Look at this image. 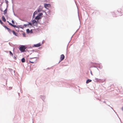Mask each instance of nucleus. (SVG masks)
Here are the masks:
<instances>
[{"label":"nucleus","mask_w":123,"mask_h":123,"mask_svg":"<svg viewBox=\"0 0 123 123\" xmlns=\"http://www.w3.org/2000/svg\"><path fill=\"white\" fill-rule=\"evenodd\" d=\"M27 47L24 45H21L19 48V50L21 52L25 51V49H26Z\"/></svg>","instance_id":"nucleus-1"},{"label":"nucleus","mask_w":123,"mask_h":123,"mask_svg":"<svg viewBox=\"0 0 123 123\" xmlns=\"http://www.w3.org/2000/svg\"><path fill=\"white\" fill-rule=\"evenodd\" d=\"M29 59H30L29 61V62L32 63H34L37 60V59L36 57L30 58Z\"/></svg>","instance_id":"nucleus-2"},{"label":"nucleus","mask_w":123,"mask_h":123,"mask_svg":"<svg viewBox=\"0 0 123 123\" xmlns=\"http://www.w3.org/2000/svg\"><path fill=\"white\" fill-rule=\"evenodd\" d=\"M43 14L42 13H40L35 18L36 19H39L41 18V16Z\"/></svg>","instance_id":"nucleus-3"},{"label":"nucleus","mask_w":123,"mask_h":123,"mask_svg":"<svg viewBox=\"0 0 123 123\" xmlns=\"http://www.w3.org/2000/svg\"><path fill=\"white\" fill-rule=\"evenodd\" d=\"M24 26L25 27H31L32 26V24L31 23H29V24H24Z\"/></svg>","instance_id":"nucleus-4"},{"label":"nucleus","mask_w":123,"mask_h":123,"mask_svg":"<svg viewBox=\"0 0 123 123\" xmlns=\"http://www.w3.org/2000/svg\"><path fill=\"white\" fill-rule=\"evenodd\" d=\"M32 24L34 26H37V22L36 20H32Z\"/></svg>","instance_id":"nucleus-5"},{"label":"nucleus","mask_w":123,"mask_h":123,"mask_svg":"<svg viewBox=\"0 0 123 123\" xmlns=\"http://www.w3.org/2000/svg\"><path fill=\"white\" fill-rule=\"evenodd\" d=\"M3 26L10 33H11L12 32V30L10 29L9 28L7 27L5 25H3Z\"/></svg>","instance_id":"nucleus-6"},{"label":"nucleus","mask_w":123,"mask_h":123,"mask_svg":"<svg viewBox=\"0 0 123 123\" xmlns=\"http://www.w3.org/2000/svg\"><path fill=\"white\" fill-rule=\"evenodd\" d=\"M3 26L10 33H11L12 32V30L10 29L9 28L7 27L5 25H3Z\"/></svg>","instance_id":"nucleus-7"},{"label":"nucleus","mask_w":123,"mask_h":123,"mask_svg":"<svg viewBox=\"0 0 123 123\" xmlns=\"http://www.w3.org/2000/svg\"><path fill=\"white\" fill-rule=\"evenodd\" d=\"M3 26L10 33H11L12 32V30L10 29L9 28L7 27L5 25H3Z\"/></svg>","instance_id":"nucleus-8"},{"label":"nucleus","mask_w":123,"mask_h":123,"mask_svg":"<svg viewBox=\"0 0 123 123\" xmlns=\"http://www.w3.org/2000/svg\"><path fill=\"white\" fill-rule=\"evenodd\" d=\"M65 56L63 54H62L61 55L60 59L61 61L63 60Z\"/></svg>","instance_id":"nucleus-9"},{"label":"nucleus","mask_w":123,"mask_h":123,"mask_svg":"<svg viewBox=\"0 0 123 123\" xmlns=\"http://www.w3.org/2000/svg\"><path fill=\"white\" fill-rule=\"evenodd\" d=\"M41 46V44L40 43H38L37 44H34V46L35 47H38Z\"/></svg>","instance_id":"nucleus-10"},{"label":"nucleus","mask_w":123,"mask_h":123,"mask_svg":"<svg viewBox=\"0 0 123 123\" xmlns=\"http://www.w3.org/2000/svg\"><path fill=\"white\" fill-rule=\"evenodd\" d=\"M50 5L49 4H45L44 5V7L46 8L47 7H49L50 6Z\"/></svg>","instance_id":"nucleus-11"},{"label":"nucleus","mask_w":123,"mask_h":123,"mask_svg":"<svg viewBox=\"0 0 123 123\" xmlns=\"http://www.w3.org/2000/svg\"><path fill=\"white\" fill-rule=\"evenodd\" d=\"M7 22L8 23H9V25H10L11 26H12V27H16V25H14L12 24L11 23H9V21H8Z\"/></svg>","instance_id":"nucleus-12"},{"label":"nucleus","mask_w":123,"mask_h":123,"mask_svg":"<svg viewBox=\"0 0 123 123\" xmlns=\"http://www.w3.org/2000/svg\"><path fill=\"white\" fill-rule=\"evenodd\" d=\"M92 80L90 79H88L87 80L86 82V83L87 84H88L90 82H91Z\"/></svg>","instance_id":"nucleus-13"},{"label":"nucleus","mask_w":123,"mask_h":123,"mask_svg":"<svg viewBox=\"0 0 123 123\" xmlns=\"http://www.w3.org/2000/svg\"><path fill=\"white\" fill-rule=\"evenodd\" d=\"M2 19L5 22L6 21V19L4 16H3L2 17Z\"/></svg>","instance_id":"nucleus-14"},{"label":"nucleus","mask_w":123,"mask_h":123,"mask_svg":"<svg viewBox=\"0 0 123 123\" xmlns=\"http://www.w3.org/2000/svg\"><path fill=\"white\" fill-rule=\"evenodd\" d=\"M12 31L13 34L16 36H17V34H16L14 31L13 30Z\"/></svg>","instance_id":"nucleus-15"},{"label":"nucleus","mask_w":123,"mask_h":123,"mask_svg":"<svg viewBox=\"0 0 123 123\" xmlns=\"http://www.w3.org/2000/svg\"><path fill=\"white\" fill-rule=\"evenodd\" d=\"M21 61L23 62H25V59L24 58H23L22 59Z\"/></svg>","instance_id":"nucleus-16"},{"label":"nucleus","mask_w":123,"mask_h":123,"mask_svg":"<svg viewBox=\"0 0 123 123\" xmlns=\"http://www.w3.org/2000/svg\"><path fill=\"white\" fill-rule=\"evenodd\" d=\"M7 9H6L4 11V14H6L7 13Z\"/></svg>","instance_id":"nucleus-17"},{"label":"nucleus","mask_w":123,"mask_h":123,"mask_svg":"<svg viewBox=\"0 0 123 123\" xmlns=\"http://www.w3.org/2000/svg\"><path fill=\"white\" fill-rule=\"evenodd\" d=\"M9 52L10 53L11 55L12 56H13V54L11 52V51H9Z\"/></svg>","instance_id":"nucleus-18"},{"label":"nucleus","mask_w":123,"mask_h":123,"mask_svg":"<svg viewBox=\"0 0 123 123\" xmlns=\"http://www.w3.org/2000/svg\"><path fill=\"white\" fill-rule=\"evenodd\" d=\"M27 32L28 33H29L30 32V30L29 29H27L26 30Z\"/></svg>","instance_id":"nucleus-19"},{"label":"nucleus","mask_w":123,"mask_h":123,"mask_svg":"<svg viewBox=\"0 0 123 123\" xmlns=\"http://www.w3.org/2000/svg\"><path fill=\"white\" fill-rule=\"evenodd\" d=\"M42 10V9L40 8H39L38 10V12H40Z\"/></svg>","instance_id":"nucleus-20"},{"label":"nucleus","mask_w":123,"mask_h":123,"mask_svg":"<svg viewBox=\"0 0 123 123\" xmlns=\"http://www.w3.org/2000/svg\"><path fill=\"white\" fill-rule=\"evenodd\" d=\"M12 23L13 24H14L15 22H14V21L13 20H12Z\"/></svg>","instance_id":"nucleus-21"},{"label":"nucleus","mask_w":123,"mask_h":123,"mask_svg":"<svg viewBox=\"0 0 123 123\" xmlns=\"http://www.w3.org/2000/svg\"><path fill=\"white\" fill-rule=\"evenodd\" d=\"M6 4H7L8 2V1L7 0L6 1Z\"/></svg>","instance_id":"nucleus-22"},{"label":"nucleus","mask_w":123,"mask_h":123,"mask_svg":"<svg viewBox=\"0 0 123 123\" xmlns=\"http://www.w3.org/2000/svg\"><path fill=\"white\" fill-rule=\"evenodd\" d=\"M30 32L31 33H32V30H31V31H30Z\"/></svg>","instance_id":"nucleus-23"},{"label":"nucleus","mask_w":123,"mask_h":123,"mask_svg":"<svg viewBox=\"0 0 123 123\" xmlns=\"http://www.w3.org/2000/svg\"><path fill=\"white\" fill-rule=\"evenodd\" d=\"M122 110L123 111V107H122Z\"/></svg>","instance_id":"nucleus-24"},{"label":"nucleus","mask_w":123,"mask_h":123,"mask_svg":"<svg viewBox=\"0 0 123 123\" xmlns=\"http://www.w3.org/2000/svg\"><path fill=\"white\" fill-rule=\"evenodd\" d=\"M35 12H34V14Z\"/></svg>","instance_id":"nucleus-25"},{"label":"nucleus","mask_w":123,"mask_h":123,"mask_svg":"<svg viewBox=\"0 0 123 123\" xmlns=\"http://www.w3.org/2000/svg\"><path fill=\"white\" fill-rule=\"evenodd\" d=\"M14 58L15 59H16V57H14Z\"/></svg>","instance_id":"nucleus-26"},{"label":"nucleus","mask_w":123,"mask_h":123,"mask_svg":"<svg viewBox=\"0 0 123 123\" xmlns=\"http://www.w3.org/2000/svg\"><path fill=\"white\" fill-rule=\"evenodd\" d=\"M1 10V11H2V10Z\"/></svg>","instance_id":"nucleus-27"},{"label":"nucleus","mask_w":123,"mask_h":123,"mask_svg":"<svg viewBox=\"0 0 123 123\" xmlns=\"http://www.w3.org/2000/svg\"><path fill=\"white\" fill-rule=\"evenodd\" d=\"M5 0L6 1L7 0Z\"/></svg>","instance_id":"nucleus-28"}]
</instances>
